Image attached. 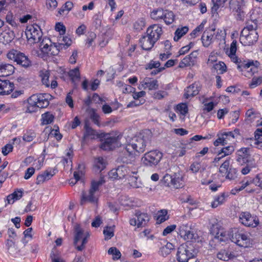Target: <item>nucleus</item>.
<instances>
[{
    "label": "nucleus",
    "instance_id": "6e6552de",
    "mask_svg": "<svg viewBox=\"0 0 262 262\" xmlns=\"http://www.w3.org/2000/svg\"><path fill=\"white\" fill-rule=\"evenodd\" d=\"M90 237L89 232L85 231L79 225L75 227V235L74 244L78 251L83 250L88 243V239Z\"/></svg>",
    "mask_w": 262,
    "mask_h": 262
},
{
    "label": "nucleus",
    "instance_id": "37998d69",
    "mask_svg": "<svg viewBox=\"0 0 262 262\" xmlns=\"http://www.w3.org/2000/svg\"><path fill=\"white\" fill-rule=\"evenodd\" d=\"M225 199L226 195L225 193H222L221 195L217 196L214 199L211 203L212 207L215 208L219 205L223 204L225 201Z\"/></svg>",
    "mask_w": 262,
    "mask_h": 262
},
{
    "label": "nucleus",
    "instance_id": "052dcab7",
    "mask_svg": "<svg viewBox=\"0 0 262 262\" xmlns=\"http://www.w3.org/2000/svg\"><path fill=\"white\" fill-rule=\"evenodd\" d=\"M251 183H252L251 181H247L245 183L243 182L242 185L241 187H236L234 189H232L231 190V193L233 194H235L236 193L243 190L246 187L249 185Z\"/></svg>",
    "mask_w": 262,
    "mask_h": 262
},
{
    "label": "nucleus",
    "instance_id": "423d86ee",
    "mask_svg": "<svg viewBox=\"0 0 262 262\" xmlns=\"http://www.w3.org/2000/svg\"><path fill=\"white\" fill-rule=\"evenodd\" d=\"M229 239L237 245L247 247L250 244V238L244 231L237 228H232L228 231Z\"/></svg>",
    "mask_w": 262,
    "mask_h": 262
},
{
    "label": "nucleus",
    "instance_id": "473e14b6",
    "mask_svg": "<svg viewBox=\"0 0 262 262\" xmlns=\"http://www.w3.org/2000/svg\"><path fill=\"white\" fill-rule=\"evenodd\" d=\"M128 181L130 186L133 188H141L143 185L141 181H138L137 177L131 176L130 173L128 175Z\"/></svg>",
    "mask_w": 262,
    "mask_h": 262
},
{
    "label": "nucleus",
    "instance_id": "f257e3e1",
    "mask_svg": "<svg viewBox=\"0 0 262 262\" xmlns=\"http://www.w3.org/2000/svg\"><path fill=\"white\" fill-rule=\"evenodd\" d=\"M151 133L149 130H143L133 137H127L123 149V154L118 160L124 164H132L135 156L144 152L151 146Z\"/></svg>",
    "mask_w": 262,
    "mask_h": 262
},
{
    "label": "nucleus",
    "instance_id": "de8ad7c7",
    "mask_svg": "<svg viewBox=\"0 0 262 262\" xmlns=\"http://www.w3.org/2000/svg\"><path fill=\"white\" fill-rule=\"evenodd\" d=\"M214 238L219 242H225L229 239V236L228 235V232H224L222 230L219 231L216 234Z\"/></svg>",
    "mask_w": 262,
    "mask_h": 262
},
{
    "label": "nucleus",
    "instance_id": "a19ab883",
    "mask_svg": "<svg viewBox=\"0 0 262 262\" xmlns=\"http://www.w3.org/2000/svg\"><path fill=\"white\" fill-rule=\"evenodd\" d=\"M105 167V162L101 157H98L95 160L94 167L96 171H101Z\"/></svg>",
    "mask_w": 262,
    "mask_h": 262
},
{
    "label": "nucleus",
    "instance_id": "4c0bfd02",
    "mask_svg": "<svg viewBox=\"0 0 262 262\" xmlns=\"http://www.w3.org/2000/svg\"><path fill=\"white\" fill-rule=\"evenodd\" d=\"M22 196L23 192L21 191H15L7 196L8 203L9 204H12L15 200H19Z\"/></svg>",
    "mask_w": 262,
    "mask_h": 262
},
{
    "label": "nucleus",
    "instance_id": "412c9836",
    "mask_svg": "<svg viewBox=\"0 0 262 262\" xmlns=\"http://www.w3.org/2000/svg\"><path fill=\"white\" fill-rule=\"evenodd\" d=\"M159 84L157 80L153 79L149 77L145 78L139 86V89L141 90L142 89H145L148 88L149 90H155L158 89Z\"/></svg>",
    "mask_w": 262,
    "mask_h": 262
},
{
    "label": "nucleus",
    "instance_id": "49530a36",
    "mask_svg": "<svg viewBox=\"0 0 262 262\" xmlns=\"http://www.w3.org/2000/svg\"><path fill=\"white\" fill-rule=\"evenodd\" d=\"M213 4L211 10L212 13L216 12L220 7H223L227 0H211Z\"/></svg>",
    "mask_w": 262,
    "mask_h": 262
},
{
    "label": "nucleus",
    "instance_id": "9b49d317",
    "mask_svg": "<svg viewBox=\"0 0 262 262\" xmlns=\"http://www.w3.org/2000/svg\"><path fill=\"white\" fill-rule=\"evenodd\" d=\"M7 56L8 58L13 60L18 64L24 68H27L31 66V61L28 57L24 53H20L17 50H12L9 51L7 53Z\"/></svg>",
    "mask_w": 262,
    "mask_h": 262
},
{
    "label": "nucleus",
    "instance_id": "4be33fe9",
    "mask_svg": "<svg viewBox=\"0 0 262 262\" xmlns=\"http://www.w3.org/2000/svg\"><path fill=\"white\" fill-rule=\"evenodd\" d=\"M250 20L247 21H250L251 24H257L262 23V9L257 8L253 10L252 12L249 16Z\"/></svg>",
    "mask_w": 262,
    "mask_h": 262
},
{
    "label": "nucleus",
    "instance_id": "0eeeda50",
    "mask_svg": "<svg viewBox=\"0 0 262 262\" xmlns=\"http://www.w3.org/2000/svg\"><path fill=\"white\" fill-rule=\"evenodd\" d=\"M104 182L105 181L102 178H101L98 181H92L91 188L89 191L83 192L82 193V203L84 202H89L93 203H96L98 199L96 192L98 190L99 186L104 183Z\"/></svg>",
    "mask_w": 262,
    "mask_h": 262
},
{
    "label": "nucleus",
    "instance_id": "c9c22d12",
    "mask_svg": "<svg viewBox=\"0 0 262 262\" xmlns=\"http://www.w3.org/2000/svg\"><path fill=\"white\" fill-rule=\"evenodd\" d=\"M195 63L192 57L190 55H187L180 62L179 67L183 68L186 67L193 66Z\"/></svg>",
    "mask_w": 262,
    "mask_h": 262
},
{
    "label": "nucleus",
    "instance_id": "e433bc0d",
    "mask_svg": "<svg viewBox=\"0 0 262 262\" xmlns=\"http://www.w3.org/2000/svg\"><path fill=\"white\" fill-rule=\"evenodd\" d=\"M173 249V246L171 243H167L165 246L161 247L159 251V254L163 257H166L171 252V250Z\"/></svg>",
    "mask_w": 262,
    "mask_h": 262
},
{
    "label": "nucleus",
    "instance_id": "c85d7f7f",
    "mask_svg": "<svg viewBox=\"0 0 262 262\" xmlns=\"http://www.w3.org/2000/svg\"><path fill=\"white\" fill-rule=\"evenodd\" d=\"M55 174V170H47L43 173L38 175L36 179V184L43 183L44 182L50 180Z\"/></svg>",
    "mask_w": 262,
    "mask_h": 262
},
{
    "label": "nucleus",
    "instance_id": "680f3d73",
    "mask_svg": "<svg viewBox=\"0 0 262 262\" xmlns=\"http://www.w3.org/2000/svg\"><path fill=\"white\" fill-rule=\"evenodd\" d=\"M96 38V34L95 33L93 32L90 33L86 41V45H87L88 48H89L92 46L93 43Z\"/></svg>",
    "mask_w": 262,
    "mask_h": 262
},
{
    "label": "nucleus",
    "instance_id": "774afa93",
    "mask_svg": "<svg viewBox=\"0 0 262 262\" xmlns=\"http://www.w3.org/2000/svg\"><path fill=\"white\" fill-rule=\"evenodd\" d=\"M227 172V174L226 175V178L230 180H233L236 178L237 171L235 169L229 168V169Z\"/></svg>",
    "mask_w": 262,
    "mask_h": 262
},
{
    "label": "nucleus",
    "instance_id": "5fc2aeb1",
    "mask_svg": "<svg viewBox=\"0 0 262 262\" xmlns=\"http://www.w3.org/2000/svg\"><path fill=\"white\" fill-rule=\"evenodd\" d=\"M6 245L7 250L10 253H13L15 251V244L13 239H8L6 241Z\"/></svg>",
    "mask_w": 262,
    "mask_h": 262
},
{
    "label": "nucleus",
    "instance_id": "6e6d98bb",
    "mask_svg": "<svg viewBox=\"0 0 262 262\" xmlns=\"http://www.w3.org/2000/svg\"><path fill=\"white\" fill-rule=\"evenodd\" d=\"M84 128L85 129V137H90L91 138H94L97 136L96 132L89 127L86 123L85 124Z\"/></svg>",
    "mask_w": 262,
    "mask_h": 262
},
{
    "label": "nucleus",
    "instance_id": "f8f14e48",
    "mask_svg": "<svg viewBox=\"0 0 262 262\" xmlns=\"http://www.w3.org/2000/svg\"><path fill=\"white\" fill-rule=\"evenodd\" d=\"M239 222L244 226L255 228L259 224L258 218L249 212H242L239 215Z\"/></svg>",
    "mask_w": 262,
    "mask_h": 262
},
{
    "label": "nucleus",
    "instance_id": "39448f33",
    "mask_svg": "<svg viewBox=\"0 0 262 262\" xmlns=\"http://www.w3.org/2000/svg\"><path fill=\"white\" fill-rule=\"evenodd\" d=\"M39 48L40 53L38 55L43 59H47V57L57 55L59 51L63 49L59 45H52L49 38L46 37L43 38L40 43Z\"/></svg>",
    "mask_w": 262,
    "mask_h": 262
},
{
    "label": "nucleus",
    "instance_id": "e2e57ef3",
    "mask_svg": "<svg viewBox=\"0 0 262 262\" xmlns=\"http://www.w3.org/2000/svg\"><path fill=\"white\" fill-rule=\"evenodd\" d=\"M204 27V24H203V23H202L195 29H194L193 31L190 34L191 38H195L197 35H198V33L203 29Z\"/></svg>",
    "mask_w": 262,
    "mask_h": 262
},
{
    "label": "nucleus",
    "instance_id": "79ce46f5",
    "mask_svg": "<svg viewBox=\"0 0 262 262\" xmlns=\"http://www.w3.org/2000/svg\"><path fill=\"white\" fill-rule=\"evenodd\" d=\"M188 28L187 26L178 28L175 32L174 40L176 41H178L179 39L188 32Z\"/></svg>",
    "mask_w": 262,
    "mask_h": 262
},
{
    "label": "nucleus",
    "instance_id": "2eb2a0df",
    "mask_svg": "<svg viewBox=\"0 0 262 262\" xmlns=\"http://www.w3.org/2000/svg\"><path fill=\"white\" fill-rule=\"evenodd\" d=\"M119 136H106L102 141L100 148L104 150H111L118 147L120 144Z\"/></svg>",
    "mask_w": 262,
    "mask_h": 262
},
{
    "label": "nucleus",
    "instance_id": "ddd939ff",
    "mask_svg": "<svg viewBox=\"0 0 262 262\" xmlns=\"http://www.w3.org/2000/svg\"><path fill=\"white\" fill-rule=\"evenodd\" d=\"M28 40L32 43L38 42L41 39L42 32L38 25H31L27 27L25 31Z\"/></svg>",
    "mask_w": 262,
    "mask_h": 262
},
{
    "label": "nucleus",
    "instance_id": "7c9ffc66",
    "mask_svg": "<svg viewBox=\"0 0 262 262\" xmlns=\"http://www.w3.org/2000/svg\"><path fill=\"white\" fill-rule=\"evenodd\" d=\"M253 144L258 149L262 150V129H257L255 132V138L251 139Z\"/></svg>",
    "mask_w": 262,
    "mask_h": 262
},
{
    "label": "nucleus",
    "instance_id": "dca6fc26",
    "mask_svg": "<svg viewBox=\"0 0 262 262\" xmlns=\"http://www.w3.org/2000/svg\"><path fill=\"white\" fill-rule=\"evenodd\" d=\"M49 95L47 94H39L33 95L30 97L31 104H37L39 108H45L49 104L48 97Z\"/></svg>",
    "mask_w": 262,
    "mask_h": 262
},
{
    "label": "nucleus",
    "instance_id": "603ef678",
    "mask_svg": "<svg viewBox=\"0 0 262 262\" xmlns=\"http://www.w3.org/2000/svg\"><path fill=\"white\" fill-rule=\"evenodd\" d=\"M246 165L244 168H243L241 170V172L243 174H247L250 172L251 168H255L256 167L254 161L248 162L245 163Z\"/></svg>",
    "mask_w": 262,
    "mask_h": 262
},
{
    "label": "nucleus",
    "instance_id": "b1692460",
    "mask_svg": "<svg viewBox=\"0 0 262 262\" xmlns=\"http://www.w3.org/2000/svg\"><path fill=\"white\" fill-rule=\"evenodd\" d=\"M13 65L4 62H0V77H6L12 75L14 72Z\"/></svg>",
    "mask_w": 262,
    "mask_h": 262
},
{
    "label": "nucleus",
    "instance_id": "09e8293b",
    "mask_svg": "<svg viewBox=\"0 0 262 262\" xmlns=\"http://www.w3.org/2000/svg\"><path fill=\"white\" fill-rule=\"evenodd\" d=\"M35 137V133L32 130H29L27 131V132L24 135L23 139L26 142H31L33 141Z\"/></svg>",
    "mask_w": 262,
    "mask_h": 262
},
{
    "label": "nucleus",
    "instance_id": "69168bd1",
    "mask_svg": "<svg viewBox=\"0 0 262 262\" xmlns=\"http://www.w3.org/2000/svg\"><path fill=\"white\" fill-rule=\"evenodd\" d=\"M230 166V160L227 159L220 166V172L221 173L226 172L228 170Z\"/></svg>",
    "mask_w": 262,
    "mask_h": 262
},
{
    "label": "nucleus",
    "instance_id": "9d476101",
    "mask_svg": "<svg viewBox=\"0 0 262 262\" xmlns=\"http://www.w3.org/2000/svg\"><path fill=\"white\" fill-rule=\"evenodd\" d=\"M178 233L184 241L193 242L198 239L199 236L194 229L188 224H182L179 228Z\"/></svg>",
    "mask_w": 262,
    "mask_h": 262
},
{
    "label": "nucleus",
    "instance_id": "20e7f679",
    "mask_svg": "<svg viewBox=\"0 0 262 262\" xmlns=\"http://www.w3.org/2000/svg\"><path fill=\"white\" fill-rule=\"evenodd\" d=\"M196 252L194 248L183 244L180 246L177 253V259L179 262H198L195 258Z\"/></svg>",
    "mask_w": 262,
    "mask_h": 262
},
{
    "label": "nucleus",
    "instance_id": "5701e85b",
    "mask_svg": "<svg viewBox=\"0 0 262 262\" xmlns=\"http://www.w3.org/2000/svg\"><path fill=\"white\" fill-rule=\"evenodd\" d=\"M0 89V95H8L14 89V84L9 80H1Z\"/></svg>",
    "mask_w": 262,
    "mask_h": 262
},
{
    "label": "nucleus",
    "instance_id": "bf43d9fd",
    "mask_svg": "<svg viewBox=\"0 0 262 262\" xmlns=\"http://www.w3.org/2000/svg\"><path fill=\"white\" fill-rule=\"evenodd\" d=\"M177 110L183 116H185L187 114L188 108L186 103H181L177 105Z\"/></svg>",
    "mask_w": 262,
    "mask_h": 262
},
{
    "label": "nucleus",
    "instance_id": "c03bdc74",
    "mask_svg": "<svg viewBox=\"0 0 262 262\" xmlns=\"http://www.w3.org/2000/svg\"><path fill=\"white\" fill-rule=\"evenodd\" d=\"M213 68L219 74H222L226 71L227 67L224 62L220 61L213 65Z\"/></svg>",
    "mask_w": 262,
    "mask_h": 262
},
{
    "label": "nucleus",
    "instance_id": "a211bd4d",
    "mask_svg": "<svg viewBox=\"0 0 262 262\" xmlns=\"http://www.w3.org/2000/svg\"><path fill=\"white\" fill-rule=\"evenodd\" d=\"M237 163L243 166L248 162L253 161L251 159L249 149L247 148H242L236 152Z\"/></svg>",
    "mask_w": 262,
    "mask_h": 262
},
{
    "label": "nucleus",
    "instance_id": "4468645a",
    "mask_svg": "<svg viewBox=\"0 0 262 262\" xmlns=\"http://www.w3.org/2000/svg\"><path fill=\"white\" fill-rule=\"evenodd\" d=\"M137 171H130L128 167L125 166H120L117 168L111 170L109 173V177L112 179H122L125 176H128L130 173L133 174H136Z\"/></svg>",
    "mask_w": 262,
    "mask_h": 262
},
{
    "label": "nucleus",
    "instance_id": "cd10ccee",
    "mask_svg": "<svg viewBox=\"0 0 262 262\" xmlns=\"http://www.w3.org/2000/svg\"><path fill=\"white\" fill-rule=\"evenodd\" d=\"M68 76L74 85H76L80 80V73L79 68H75L70 70L68 73Z\"/></svg>",
    "mask_w": 262,
    "mask_h": 262
},
{
    "label": "nucleus",
    "instance_id": "2f4dec72",
    "mask_svg": "<svg viewBox=\"0 0 262 262\" xmlns=\"http://www.w3.org/2000/svg\"><path fill=\"white\" fill-rule=\"evenodd\" d=\"M162 19L163 20L167 25L171 24L174 21V15L172 11L164 10Z\"/></svg>",
    "mask_w": 262,
    "mask_h": 262
},
{
    "label": "nucleus",
    "instance_id": "72a5a7b5",
    "mask_svg": "<svg viewBox=\"0 0 262 262\" xmlns=\"http://www.w3.org/2000/svg\"><path fill=\"white\" fill-rule=\"evenodd\" d=\"M54 120V116L50 112H46L41 115V124L47 125L51 124Z\"/></svg>",
    "mask_w": 262,
    "mask_h": 262
},
{
    "label": "nucleus",
    "instance_id": "ea45409f",
    "mask_svg": "<svg viewBox=\"0 0 262 262\" xmlns=\"http://www.w3.org/2000/svg\"><path fill=\"white\" fill-rule=\"evenodd\" d=\"M50 72L47 70H42L40 72V76L41 78L42 82L47 87L50 86Z\"/></svg>",
    "mask_w": 262,
    "mask_h": 262
},
{
    "label": "nucleus",
    "instance_id": "bb28decb",
    "mask_svg": "<svg viewBox=\"0 0 262 262\" xmlns=\"http://www.w3.org/2000/svg\"><path fill=\"white\" fill-rule=\"evenodd\" d=\"M200 91V85L198 83H194L188 86L185 90L184 95L185 98L188 99L190 97H193L199 94Z\"/></svg>",
    "mask_w": 262,
    "mask_h": 262
},
{
    "label": "nucleus",
    "instance_id": "1a4fd4ad",
    "mask_svg": "<svg viewBox=\"0 0 262 262\" xmlns=\"http://www.w3.org/2000/svg\"><path fill=\"white\" fill-rule=\"evenodd\" d=\"M163 157V154L158 150H152L146 152L141 160L143 164L149 167H154L159 164Z\"/></svg>",
    "mask_w": 262,
    "mask_h": 262
},
{
    "label": "nucleus",
    "instance_id": "8fccbe9b",
    "mask_svg": "<svg viewBox=\"0 0 262 262\" xmlns=\"http://www.w3.org/2000/svg\"><path fill=\"white\" fill-rule=\"evenodd\" d=\"M217 257L220 260L226 261L231 258V254L225 250H221L217 254Z\"/></svg>",
    "mask_w": 262,
    "mask_h": 262
},
{
    "label": "nucleus",
    "instance_id": "4d7b16f0",
    "mask_svg": "<svg viewBox=\"0 0 262 262\" xmlns=\"http://www.w3.org/2000/svg\"><path fill=\"white\" fill-rule=\"evenodd\" d=\"M108 253L114 256L113 259H118L120 258L121 254L120 252L116 247H111L108 250Z\"/></svg>",
    "mask_w": 262,
    "mask_h": 262
},
{
    "label": "nucleus",
    "instance_id": "864d4df0",
    "mask_svg": "<svg viewBox=\"0 0 262 262\" xmlns=\"http://www.w3.org/2000/svg\"><path fill=\"white\" fill-rule=\"evenodd\" d=\"M250 67H251L250 69L251 71H252L253 69H256V68L254 67L253 61H248L246 63L244 61L237 66V68L238 69H241V70H243V69L246 70Z\"/></svg>",
    "mask_w": 262,
    "mask_h": 262
},
{
    "label": "nucleus",
    "instance_id": "a18cd8bd",
    "mask_svg": "<svg viewBox=\"0 0 262 262\" xmlns=\"http://www.w3.org/2000/svg\"><path fill=\"white\" fill-rule=\"evenodd\" d=\"M167 211L166 210H161L158 211L157 215V221L158 223H161L168 219Z\"/></svg>",
    "mask_w": 262,
    "mask_h": 262
},
{
    "label": "nucleus",
    "instance_id": "a878e982",
    "mask_svg": "<svg viewBox=\"0 0 262 262\" xmlns=\"http://www.w3.org/2000/svg\"><path fill=\"white\" fill-rule=\"evenodd\" d=\"M14 37L15 34L13 31L6 29L0 35V42L6 45L11 42Z\"/></svg>",
    "mask_w": 262,
    "mask_h": 262
},
{
    "label": "nucleus",
    "instance_id": "6ab92c4d",
    "mask_svg": "<svg viewBox=\"0 0 262 262\" xmlns=\"http://www.w3.org/2000/svg\"><path fill=\"white\" fill-rule=\"evenodd\" d=\"M55 30L59 33V36L57 37V44L60 45L61 49H64L66 43V27L62 23H57L55 26Z\"/></svg>",
    "mask_w": 262,
    "mask_h": 262
},
{
    "label": "nucleus",
    "instance_id": "f3484780",
    "mask_svg": "<svg viewBox=\"0 0 262 262\" xmlns=\"http://www.w3.org/2000/svg\"><path fill=\"white\" fill-rule=\"evenodd\" d=\"M135 215L137 217V221L136 219H131L129 220V224L132 226L137 225L138 228L143 227L149 220V215L147 213L139 211H136Z\"/></svg>",
    "mask_w": 262,
    "mask_h": 262
},
{
    "label": "nucleus",
    "instance_id": "f704fd0d",
    "mask_svg": "<svg viewBox=\"0 0 262 262\" xmlns=\"http://www.w3.org/2000/svg\"><path fill=\"white\" fill-rule=\"evenodd\" d=\"M164 9L159 8L152 10L150 13L151 18L155 20H162V16L164 14Z\"/></svg>",
    "mask_w": 262,
    "mask_h": 262
},
{
    "label": "nucleus",
    "instance_id": "3c124183",
    "mask_svg": "<svg viewBox=\"0 0 262 262\" xmlns=\"http://www.w3.org/2000/svg\"><path fill=\"white\" fill-rule=\"evenodd\" d=\"M145 26V21L143 18L137 20L134 24V29L138 32L143 30Z\"/></svg>",
    "mask_w": 262,
    "mask_h": 262
},
{
    "label": "nucleus",
    "instance_id": "0e129e2a",
    "mask_svg": "<svg viewBox=\"0 0 262 262\" xmlns=\"http://www.w3.org/2000/svg\"><path fill=\"white\" fill-rule=\"evenodd\" d=\"M227 143L226 138H225L223 135L221 137H219L214 142V145L217 146L219 145H225Z\"/></svg>",
    "mask_w": 262,
    "mask_h": 262
},
{
    "label": "nucleus",
    "instance_id": "aec40b11",
    "mask_svg": "<svg viewBox=\"0 0 262 262\" xmlns=\"http://www.w3.org/2000/svg\"><path fill=\"white\" fill-rule=\"evenodd\" d=\"M163 33L161 26L158 24L150 25L146 30V34L157 41Z\"/></svg>",
    "mask_w": 262,
    "mask_h": 262
},
{
    "label": "nucleus",
    "instance_id": "58836bf2",
    "mask_svg": "<svg viewBox=\"0 0 262 262\" xmlns=\"http://www.w3.org/2000/svg\"><path fill=\"white\" fill-rule=\"evenodd\" d=\"M201 39L203 45L205 47H208L212 43L213 35L211 33L209 34L208 32H204Z\"/></svg>",
    "mask_w": 262,
    "mask_h": 262
},
{
    "label": "nucleus",
    "instance_id": "c756f323",
    "mask_svg": "<svg viewBox=\"0 0 262 262\" xmlns=\"http://www.w3.org/2000/svg\"><path fill=\"white\" fill-rule=\"evenodd\" d=\"M183 178L180 173H174L172 175L171 186L178 189L183 186Z\"/></svg>",
    "mask_w": 262,
    "mask_h": 262
},
{
    "label": "nucleus",
    "instance_id": "7ed1b4c3",
    "mask_svg": "<svg viewBox=\"0 0 262 262\" xmlns=\"http://www.w3.org/2000/svg\"><path fill=\"white\" fill-rule=\"evenodd\" d=\"M256 24H251L247 21L246 27L242 30L240 36V42L244 46H251L258 40V35L256 31Z\"/></svg>",
    "mask_w": 262,
    "mask_h": 262
},
{
    "label": "nucleus",
    "instance_id": "13d9d810",
    "mask_svg": "<svg viewBox=\"0 0 262 262\" xmlns=\"http://www.w3.org/2000/svg\"><path fill=\"white\" fill-rule=\"evenodd\" d=\"M234 150V148L232 146H228L223 148L220 151V154H223V156H226L231 155Z\"/></svg>",
    "mask_w": 262,
    "mask_h": 262
},
{
    "label": "nucleus",
    "instance_id": "393cba45",
    "mask_svg": "<svg viewBox=\"0 0 262 262\" xmlns=\"http://www.w3.org/2000/svg\"><path fill=\"white\" fill-rule=\"evenodd\" d=\"M156 42V40H154L149 35H147V34L146 35L143 36L140 40L141 47L145 50H150Z\"/></svg>",
    "mask_w": 262,
    "mask_h": 262
},
{
    "label": "nucleus",
    "instance_id": "f03ea898",
    "mask_svg": "<svg viewBox=\"0 0 262 262\" xmlns=\"http://www.w3.org/2000/svg\"><path fill=\"white\" fill-rule=\"evenodd\" d=\"M229 7L237 13V19L243 21L251 14L253 8L252 2L247 0L239 3L237 0H230Z\"/></svg>",
    "mask_w": 262,
    "mask_h": 262
},
{
    "label": "nucleus",
    "instance_id": "338daca9",
    "mask_svg": "<svg viewBox=\"0 0 262 262\" xmlns=\"http://www.w3.org/2000/svg\"><path fill=\"white\" fill-rule=\"evenodd\" d=\"M46 6L49 10H53L57 6V2L56 0H46Z\"/></svg>",
    "mask_w": 262,
    "mask_h": 262
}]
</instances>
